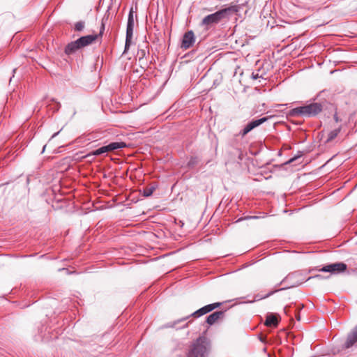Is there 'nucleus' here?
<instances>
[{"label":"nucleus","instance_id":"6ab92c4d","mask_svg":"<svg viewBox=\"0 0 357 357\" xmlns=\"http://www.w3.org/2000/svg\"><path fill=\"white\" fill-rule=\"evenodd\" d=\"M198 158L197 157H191L189 161L188 162V167L190 168L194 167L195 165L198 164Z\"/></svg>","mask_w":357,"mask_h":357},{"label":"nucleus","instance_id":"cd10ccee","mask_svg":"<svg viewBox=\"0 0 357 357\" xmlns=\"http://www.w3.org/2000/svg\"><path fill=\"white\" fill-rule=\"evenodd\" d=\"M246 218L247 219H248V218H257V217L256 216H254V217H247Z\"/></svg>","mask_w":357,"mask_h":357},{"label":"nucleus","instance_id":"f257e3e1","mask_svg":"<svg viewBox=\"0 0 357 357\" xmlns=\"http://www.w3.org/2000/svg\"><path fill=\"white\" fill-rule=\"evenodd\" d=\"M238 12V6L236 5L229 6L225 8L220 9L214 13L205 16L202 22L201 25L204 27L205 30H209L215 24H218L223 20H228L232 16Z\"/></svg>","mask_w":357,"mask_h":357},{"label":"nucleus","instance_id":"f03ea898","mask_svg":"<svg viewBox=\"0 0 357 357\" xmlns=\"http://www.w3.org/2000/svg\"><path fill=\"white\" fill-rule=\"evenodd\" d=\"M211 345L206 337H199L190 345L186 357H208Z\"/></svg>","mask_w":357,"mask_h":357},{"label":"nucleus","instance_id":"aec40b11","mask_svg":"<svg viewBox=\"0 0 357 357\" xmlns=\"http://www.w3.org/2000/svg\"><path fill=\"white\" fill-rule=\"evenodd\" d=\"M85 26V23L83 21H79L75 23V30L76 31H82Z\"/></svg>","mask_w":357,"mask_h":357},{"label":"nucleus","instance_id":"2eb2a0df","mask_svg":"<svg viewBox=\"0 0 357 357\" xmlns=\"http://www.w3.org/2000/svg\"><path fill=\"white\" fill-rule=\"evenodd\" d=\"M340 130H341L340 128H336V129H334V130H331L328 133V137H327V139H326V142H330L332 140H333L337 136V135L340 133Z\"/></svg>","mask_w":357,"mask_h":357},{"label":"nucleus","instance_id":"7ed1b4c3","mask_svg":"<svg viewBox=\"0 0 357 357\" xmlns=\"http://www.w3.org/2000/svg\"><path fill=\"white\" fill-rule=\"evenodd\" d=\"M101 38L102 36H98V33L82 36L76 40L68 43L65 48V53L66 54H73L78 50L85 47L89 45H91L96 40Z\"/></svg>","mask_w":357,"mask_h":357},{"label":"nucleus","instance_id":"423d86ee","mask_svg":"<svg viewBox=\"0 0 357 357\" xmlns=\"http://www.w3.org/2000/svg\"><path fill=\"white\" fill-rule=\"evenodd\" d=\"M267 120H268L267 117H263V118H261L259 119L252 120L251 121L248 123V124L246 126H245L243 129H242L239 132L238 135L241 136V137H244L248 133H249L253 129H255V128L259 126L260 125H261L262 123L266 122Z\"/></svg>","mask_w":357,"mask_h":357},{"label":"nucleus","instance_id":"dca6fc26","mask_svg":"<svg viewBox=\"0 0 357 357\" xmlns=\"http://www.w3.org/2000/svg\"><path fill=\"white\" fill-rule=\"evenodd\" d=\"M156 185H151V186H148V187H146L143 189V195L144 197H149L151 196L153 192H154V190L156 189Z\"/></svg>","mask_w":357,"mask_h":357},{"label":"nucleus","instance_id":"ddd939ff","mask_svg":"<svg viewBox=\"0 0 357 357\" xmlns=\"http://www.w3.org/2000/svg\"><path fill=\"white\" fill-rule=\"evenodd\" d=\"M109 15H110V13L108 9L105 12L103 17L102 18L101 25H100V31L98 33V36H101L102 37V35H103L105 29V25H106L107 21L109 20Z\"/></svg>","mask_w":357,"mask_h":357},{"label":"nucleus","instance_id":"c85d7f7f","mask_svg":"<svg viewBox=\"0 0 357 357\" xmlns=\"http://www.w3.org/2000/svg\"><path fill=\"white\" fill-rule=\"evenodd\" d=\"M284 312H285L286 314H287V307H285L284 308Z\"/></svg>","mask_w":357,"mask_h":357},{"label":"nucleus","instance_id":"0eeeda50","mask_svg":"<svg viewBox=\"0 0 357 357\" xmlns=\"http://www.w3.org/2000/svg\"><path fill=\"white\" fill-rule=\"evenodd\" d=\"M347 265L343 262L331 264L323 266L319 271L322 272H329L333 274L340 273L347 269Z\"/></svg>","mask_w":357,"mask_h":357},{"label":"nucleus","instance_id":"a211bd4d","mask_svg":"<svg viewBox=\"0 0 357 357\" xmlns=\"http://www.w3.org/2000/svg\"><path fill=\"white\" fill-rule=\"evenodd\" d=\"M283 289H284L282 288V289H277V290H275V291H270L269 293H268L267 294H266L264 296H260L259 294H257V295L255 296V300L256 301H259V300H261V299L266 298L271 296V295H273L274 293H275V292H277L278 291H280V290H283Z\"/></svg>","mask_w":357,"mask_h":357},{"label":"nucleus","instance_id":"6e6552de","mask_svg":"<svg viewBox=\"0 0 357 357\" xmlns=\"http://www.w3.org/2000/svg\"><path fill=\"white\" fill-rule=\"evenodd\" d=\"M352 347H357V326L348 334L342 344V349H347Z\"/></svg>","mask_w":357,"mask_h":357},{"label":"nucleus","instance_id":"393cba45","mask_svg":"<svg viewBox=\"0 0 357 357\" xmlns=\"http://www.w3.org/2000/svg\"><path fill=\"white\" fill-rule=\"evenodd\" d=\"M311 278H322V276L320 275H315L314 277L309 278L308 280H310Z\"/></svg>","mask_w":357,"mask_h":357},{"label":"nucleus","instance_id":"b1692460","mask_svg":"<svg viewBox=\"0 0 357 357\" xmlns=\"http://www.w3.org/2000/svg\"><path fill=\"white\" fill-rule=\"evenodd\" d=\"M188 318V317H184V318H183V319H180V320H178L176 322H174L173 324L169 325V327H174V325H175L176 323H178V322L182 321H185Z\"/></svg>","mask_w":357,"mask_h":357},{"label":"nucleus","instance_id":"5701e85b","mask_svg":"<svg viewBox=\"0 0 357 357\" xmlns=\"http://www.w3.org/2000/svg\"><path fill=\"white\" fill-rule=\"evenodd\" d=\"M251 77H252V78L253 79H258L259 77H260L261 76H259V74H258L257 73H254V72H253V73H252Z\"/></svg>","mask_w":357,"mask_h":357},{"label":"nucleus","instance_id":"f8f14e48","mask_svg":"<svg viewBox=\"0 0 357 357\" xmlns=\"http://www.w3.org/2000/svg\"><path fill=\"white\" fill-rule=\"evenodd\" d=\"M278 323H279V320H278L277 315H275L273 313H269L267 314L266 319L265 321L266 326L275 327L278 326Z\"/></svg>","mask_w":357,"mask_h":357},{"label":"nucleus","instance_id":"f3484780","mask_svg":"<svg viewBox=\"0 0 357 357\" xmlns=\"http://www.w3.org/2000/svg\"><path fill=\"white\" fill-rule=\"evenodd\" d=\"M109 152L108 151V149H107V145L106 146H103L93 151H92L90 154V155H102L103 153H107Z\"/></svg>","mask_w":357,"mask_h":357},{"label":"nucleus","instance_id":"4468645a","mask_svg":"<svg viewBox=\"0 0 357 357\" xmlns=\"http://www.w3.org/2000/svg\"><path fill=\"white\" fill-rule=\"evenodd\" d=\"M109 152L112 151L116 149H122L126 146V144L125 142H111L108 145H107Z\"/></svg>","mask_w":357,"mask_h":357},{"label":"nucleus","instance_id":"9b49d317","mask_svg":"<svg viewBox=\"0 0 357 357\" xmlns=\"http://www.w3.org/2000/svg\"><path fill=\"white\" fill-rule=\"evenodd\" d=\"M225 315V312L223 311H216L213 313L211 314L206 317V323L209 325H213L218 320L222 319Z\"/></svg>","mask_w":357,"mask_h":357},{"label":"nucleus","instance_id":"a878e982","mask_svg":"<svg viewBox=\"0 0 357 357\" xmlns=\"http://www.w3.org/2000/svg\"><path fill=\"white\" fill-rule=\"evenodd\" d=\"M334 119L336 121H338V118L336 114L334 116Z\"/></svg>","mask_w":357,"mask_h":357},{"label":"nucleus","instance_id":"39448f33","mask_svg":"<svg viewBox=\"0 0 357 357\" xmlns=\"http://www.w3.org/2000/svg\"><path fill=\"white\" fill-rule=\"evenodd\" d=\"M133 31H134V16H133V10L132 8L130 9L127 22L126 27V43H125V49L123 53H126L128 50L132 43V40L133 37Z\"/></svg>","mask_w":357,"mask_h":357},{"label":"nucleus","instance_id":"bb28decb","mask_svg":"<svg viewBox=\"0 0 357 357\" xmlns=\"http://www.w3.org/2000/svg\"><path fill=\"white\" fill-rule=\"evenodd\" d=\"M58 133H59V132H58L54 133V134L52 135V137H54L56 135H58Z\"/></svg>","mask_w":357,"mask_h":357},{"label":"nucleus","instance_id":"20e7f679","mask_svg":"<svg viewBox=\"0 0 357 357\" xmlns=\"http://www.w3.org/2000/svg\"><path fill=\"white\" fill-rule=\"evenodd\" d=\"M321 109V105L315 102L294 108L289 111V115L291 116L311 117L319 114Z\"/></svg>","mask_w":357,"mask_h":357},{"label":"nucleus","instance_id":"412c9836","mask_svg":"<svg viewBox=\"0 0 357 357\" xmlns=\"http://www.w3.org/2000/svg\"><path fill=\"white\" fill-rule=\"evenodd\" d=\"M138 54L139 55V60L143 59L146 56V50H140L138 52Z\"/></svg>","mask_w":357,"mask_h":357},{"label":"nucleus","instance_id":"1a4fd4ad","mask_svg":"<svg viewBox=\"0 0 357 357\" xmlns=\"http://www.w3.org/2000/svg\"><path fill=\"white\" fill-rule=\"evenodd\" d=\"M220 305H221L220 303H214L212 304L205 305V306L201 307L200 309L197 310V311L194 312L193 313H192L190 316H193L195 317H199L208 312H211L214 309L220 307Z\"/></svg>","mask_w":357,"mask_h":357},{"label":"nucleus","instance_id":"4be33fe9","mask_svg":"<svg viewBox=\"0 0 357 357\" xmlns=\"http://www.w3.org/2000/svg\"><path fill=\"white\" fill-rule=\"evenodd\" d=\"M301 157V155H298V156H294L292 158L289 159L287 163V164H291L293 162H294L295 160H296L298 158H299Z\"/></svg>","mask_w":357,"mask_h":357},{"label":"nucleus","instance_id":"9d476101","mask_svg":"<svg viewBox=\"0 0 357 357\" xmlns=\"http://www.w3.org/2000/svg\"><path fill=\"white\" fill-rule=\"evenodd\" d=\"M195 43V35L192 31H187L183 36L181 47L183 49L190 48Z\"/></svg>","mask_w":357,"mask_h":357}]
</instances>
